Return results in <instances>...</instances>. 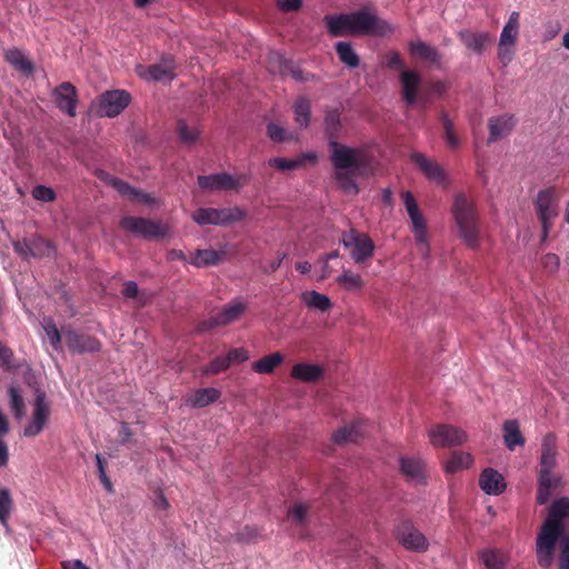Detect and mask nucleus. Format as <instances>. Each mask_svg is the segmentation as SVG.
<instances>
[{
  "label": "nucleus",
  "mask_w": 569,
  "mask_h": 569,
  "mask_svg": "<svg viewBox=\"0 0 569 569\" xmlns=\"http://www.w3.org/2000/svg\"><path fill=\"white\" fill-rule=\"evenodd\" d=\"M330 160L335 169L333 179L340 189L348 194H358L356 179L367 176L371 167V156L361 148H352L330 141Z\"/></svg>",
  "instance_id": "obj_1"
},
{
  "label": "nucleus",
  "mask_w": 569,
  "mask_h": 569,
  "mask_svg": "<svg viewBox=\"0 0 569 569\" xmlns=\"http://www.w3.org/2000/svg\"><path fill=\"white\" fill-rule=\"evenodd\" d=\"M323 21L332 37L346 34L385 37L395 31L387 20L368 9H360L351 13L327 14Z\"/></svg>",
  "instance_id": "obj_2"
},
{
  "label": "nucleus",
  "mask_w": 569,
  "mask_h": 569,
  "mask_svg": "<svg viewBox=\"0 0 569 569\" xmlns=\"http://www.w3.org/2000/svg\"><path fill=\"white\" fill-rule=\"evenodd\" d=\"M569 518V497L556 499L536 539V557L539 567L549 568L553 563L558 540L565 536L563 519Z\"/></svg>",
  "instance_id": "obj_3"
},
{
  "label": "nucleus",
  "mask_w": 569,
  "mask_h": 569,
  "mask_svg": "<svg viewBox=\"0 0 569 569\" xmlns=\"http://www.w3.org/2000/svg\"><path fill=\"white\" fill-rule=\"evenodd\" d=\"M452 216L460 239L470 249L480 246L479 213L475 202L463 192H458L452 202Z\"/></svg>",
  "instance_id": "obj_4"
},
{
  "label": "nucleus",
  "mask_w": 569,
  "mask_h": 569,
  "mask_svg": "<svg viewBox=\"0 0 569 569\" xmlns=\"http://www.w3.org/2000/svg\"><path fill=\"white\" fill-rule=\"evenodd\" d=\"M559 196L555 187H550L539 191L535 207L538 218L542 226V239L548 236L549 229L552 227L555 218L558 216Z\"/></svg>",
  "instance_id": "obj_5"
},
{
  "label": "nucleus",
  "mask_w": 569,
  "mask_h": 569,
  "mask_svg": "<svg viewBox=\"0 0 569 569\" xmlns=\"http://www.w3.org/2000/svg\"><path fill=\"white\" fill-rule=\"evenodd\" d=\"M341 243L349 250L352 260L357 264L365 263L375 252V243L371 238L353 228L342 233Z\"/></svg>",
  "instance_id": "obj_6"
},
{
  "label": "nucleus",
  "mask_w": 569,
  "mask_h": 569,
  "mask_svg": "<svg viewBox=\"0 0 569 569\" xmlns=\"http://www.w3.org/2000/svg\"><path fill=\"white\" fill-rule=\"evenodd\" d=\"M246 217L243 210L234 208H199L192 213V219L200 226H226L242 220Z\"/></svg>",
  "instance_id": "obj_7"
},
{
  "label": "nucleus",
  "mask_w": 569,
  "mask_h": 569,
  "mask_svg": "<svg viewBox=\"0 0 569 569\" xmlns=\"http://www.w3.org/2000/svg\"><path fill=\"white\" fill-rule=\"evenodd\" d=\"M248 309L246 302L234 299L209 319L199 322L197 330L200 332L210 331L216 327H224L237 321Z\"/></svg>",
  "instance_id": "obj_8"
},
{
  "label": "nucleus",
  "mask_w": 569,
  "mask_h": 569,
  "mask_svg": "<svg viewBox=\"0 0 569 569\" xmlns=\"http://www.w3.org/2000/svg\"><path fill=\"white\" fill-rule=\"evenodd\" d=\"M120 227L144 239L164 238L169 231L167 224L140 217H124Z\"/></svg>",
  "instance_id": "obj_9"
},
{
  "label": "nucleus",
  "mask_w": 569,
  "mask_h": 569,
  "mask_svg": "<svg viewBox=\"0 0 569 569\" xmlns=\"http://www.w3.org/2000/svg\"><path fill=\"white\" fill-rule=\"evenodd\" d=\"M131 97L126 90H109L103 92L97 103V113L101 117L119 116L130 103Z\"/></svg>",
  "instance_id": "obj_10"
},
{
  "label": "nucleus",
  "mask_w": 569,
  "mask_h": 569,
  "mask_svg": "<svg viewBox=\"0 0 569 569\" xmlns=\"http://www.w3.org/2000/svg\"><path fill=\"white\" fill-rule=\"evenodd\" d=\"M428 435L430 442L441 448L460 446L467 440V433L462 429L443 423L431 427Z\"/></svg>",
  "instance_id": "obj_11"
},
{
  "label": "nucleus",
  "mask_w": 569,
  "mask_h": 569,
  "mask_svg": "<svg viewBox=\"0 0 569 569\" xmlns=\"http://www.w3.org/2000/svg\"><path fill=\"white\" fill-rule=\"evenodd\" d=\"M248 181L249 178L246 174L234 178L226 172L198 177L199 187L210 190H239Z\"/></svg>",
  "instance_id": "obj_12"
},
{
  "label": "nucleus",
  "mask_w": 569,
  "mask_h": 569,
  "mask_svg": "<svg viewBox=\"0 0 569 569\" xmlns=\"http://www.w3.org/2000/svg\"><path fill=\"white\" fill-rule=\"evenodd\" d=\"M50 417V406L47 402L46 393L38 391L33 402L32 421L24 428L23 436L33 438L42 432Z\"/></svg>",
  "instance_id": "obj_13"
},
{
  "label": "nucleus",
  "mask_w": 569,
  "mask_h": 569,
  "mask_svg": "<svg viewBox=\"0 0 569 569\" xmlns=\"http://www.w3.org/2000/svg\"><path fill=\"white\" fill-rule=\"evenodd\" d=\"M63 339L72 352H97L101 349V342L97 338L77 330L63 331Z\"/></svg>",
  "instance_id": "obj_14"
},
{
  "label": "nucleus",
  "mask_w": 569,
  "mask_h": 569,
  "mask_svg": "<svg viewBox=\"0 0 569 569\" xmlns=\"http://www.w3.org/2000/svg\"><path fill=\"white\" fill-rule=\"evenodd\" d=\"M176 61L172 56L161 57L158 63L151 64L139 71V76L146 80L171 81L174 77Z\"/></svg>",
  "instance_id": "obj_15"
},
{
  "label": "nucleus",
  "mask_w": 569,
  "mask_h": 569,
  "mask_svg": "<svg viewBox=\"0 0 569 569\" xmlns=\"http://www.w3.org/2000/svg\"><path fill=\"white\" fill-rule=\"evenodd\" d=\"M52 96L57 107L70 117L77 113L78 92L76 87L70 82H62L54 88Z\"/></svg>",
  "instance_id": "obj_16"
},
{
  "label": "nucleus",
  "mask_w": 569,
  "mask_h": 569,
  "mask_svg": "<svg viewBox=\"0 0 569 569\" xmlns=\"http://www.w3.org/2000/svg\"><path fill=\"white\" fill-rule=\"evenodd\" d=\"M400 543L408 550L425 552L428 549L426 537L410 523H403L398 530Z\"/></svg>",
  "instance_id": "obj_17"
},
{
  "label": "nucleus",
  "mask_w": 569,
  "mask_h": 569,
  "mask_svg": "<svg viewBox=\"0 0 569 569\" xmlns=\"http://www.w3.org/2000/svg\"><path fill=\"white\" fill-rule=\"evenodd\" d=\"M516 126V120L512 114H501L497 117H491L488 120V129H489V137H488V144L493 143L500 139L506 138L511 133Z\"/></svg>",
  "instance_id": "obj_18"
},
{
  "label": "nucleus",
  "mask_w": 569,
  "mask_h": 569,
  "mask_svg": "<svg viewBox=\"0 0 569 569\" xmlns=\"http://www.w3.org/2000/svg\"><path fill=\"white\" fill-rule=\"evenodd\" d=\"M408 50L412 57L420 58L438 69L442 68V54L438 49L429 43L420 40H412L408 43Z\"/></svg>",
  "instance_id": "obj_19"
},
{
  "label": "nucleus",
  "mask_w": 569,
  "mask_h": 569,
  "mask_svg": "<svg viewBox=\"0 0 569 569\" xmlns=\"http://www.w3.org/2000/svg\"><path fill=\"white\" fill-rule=\"evenodd\" d=\"M411 160L416 163L419 170L426 176L427 179L443 183L447 180V174L441 166L431 159L427 158L420 152H413Z\"/></svg>",
  "instance_id": "obj_20"
},
{
  "label": "nucleus",
  "mask_w": 569,
  "mask_h": 569,
  "mask_svg": "<svg viewBox=\"0 0 569 569\" xmlns=\"http://www.w3.org/2000/svg\"><path fill=\"white\" fill-rule=\"evenodd\" d=\"M401 94L407 104L412 106L418 101V88L421 84V77L413 70L400 72Z\"/></svg>",
  "instance_id": "obj_21"
},
{
  "label": "nucleus",
  "mask_w": 569,
  "mask_h": 569,
  "mask_svg": "<svg viewBox=\"0 0 569 569\" xmlns=\"http://www.w3.org/2000/svg\"><path fill=\"white\" fill-rule=\"evenodd\" d=\"M401 473L411 481L418 483L425 482L426 479V463L422 459L417 457H400L399 459Z\"/></svg>",
  "instance_id": "obj_22"
},
{
  "label": "nucleus",
  "mask_w": 569,
  "mask_h": 569,
  "mask_svg": "<svg viewBox=\"0 0 569 569\" xmlns=\"http://www.w3.org/2000/svg\"><path fill=\"white\" fill-rule=\"evenodd\" d=\"M556 456L557 448L555 437L549 433L542 440L539 473H549L553 471L557 467Z\"/></svg>",
  "instance_id": "obj_23"
},
{
  "label": "nucleus",
  "mask_w": 569,
  "mask_h": 569,
  "mask_svg": "<svg viewBox=\"0 0 569 569\" xmlns=\"http://www.w3.org/2000/svg\"><path fill=\"white\" fill-rule=\"evenodd\" d=\"M479 487L487 495H500L506 489L503 477L495 469H485L479 477Z\"/></svg>",
  "instance_id": "obj_24"
},
{
  "label": "nucleus",
  "mask_w": 569,
  "mask_h": 569,
  "mask_svg": "<svg viewBox=\"0 0 569 569\" xmlns=\"http://www.w3.org/2000/svg\"><path fill=\"white\" fill-rule=\"evenodd\" d=\"M458 38L469 50L478 54H481L486 46L491 42V37L488 32H473L469 29L460 30Z\"/></svg>",
  "instance_id": "obj_25"
},
{
  "label": "nucleus",
  "mask_w": 569,
  "mask_h": 569,
  "mask_svg": "<svg viewBox=\"0 0 569 569\" xmlns=\"http://www.w3.org/2000/svg\"><path fill=\"white\" fill-rule=\"evenodd\" d=\"M290 375L296 380L315 383L322 379L325 369L319 365L300 362L292 367Z\"/></svg>",
  "instance_id": "obj_26"
},
{
  "label": "nucleus",
  "mask_w": 569,
  "mask_h": 569,
  "mask_svg": "<svg viewBox=\"0 0 569 569\" xmlns=\"http://www.w3.org/2000/svg\"><path fill=\"white\" fill-rule=\"evenodd\" d=\"M560 481V477L552 472L538 473L537 502L546 505L550 500L552 490L559 487Z\"/></svg>",
  "instance_id": "obj_27"
},
{
  "label": "nucleus",
  "mask_w": 569,
  "mask_h": 569,
  "mask_svg": "<svg viewBox=\"0 0 569 569\" xmlns=\"http://www.w3.org/2000/svg\"><path fill=\"white\" fill-rule=\"evenodd\" d=\"M363 436V425L361 421H355L350 426H345L338 429L332 440L337 445H345L348 442H357Z\"/></svg>",
  "instance_id": "obj_28"
},
{
  "label": "nucleus",
  "mask_w": 569,
  "mask_h": 569,
  "mask_svg": "<svg viewBox=\"0 0 569 569\" xmlns=\"http://www.w3.org/2000/svg\"><path fill=\"white\" fill-rule=\"evenodd\" d=\"M220 396L221 392L216 388L197 389L192 395L189 396L187 403L193 408H203L216 402Z\"/></svg>",
  "instance_id": "obj_29"
},
{
  "label": "nucleus",
  "mask_w": 569,
  "mask_h": 569,
  "mask_svg": "<svg viewBox=\"0 0 569 569\" xmlns=\"http://www.w3.org/2000/svg\"><path fill=\"white\" fill-rule=\"evenodd\" d=\"M503 441L509 450H515L517 446H523L526 440L520 431L517 420H506L502 426Z\"/></svg>",
  "instance_id": "obj_30"
},
{
  "label": "nucleus",
  "mask_w": 569,
  "mask_h": 569,
  "mask_svg": "<svg viewBox=\"0 0 569 569\" xmlns=\"http://www.w3.org/2000/svg\"><path fill=\"white\" fill-rule=\"evenodd\" d=\"M4 59L14 69L24 74H31L33 71L32 61L29 60L28 57L17 48L7 50L4 53Z\"/></svg>",
  "instance_id": "obj_31"
},
{
  "label": "nucleus",
  "mask_w": 569,
  "mask_h": 569,
  "mask_svg": "<svg viewBox=\"0 0 569 569\" xmlns=\"http://www.w3.org/2000/svg\"><path fill=\"white\" fill-rule=\"evenodd\" d=\"M306 160L316 162L317 156L315 153H307L297 159H286V158L276 157V158L269 159L268 164L277 170L288 171V170H296V169L300 168L305 163Z\"/></svg>",
  "instance_id": "obj_32"
},
{
  "label": "nucleus",
  "mask_w": 569,
  "mask_h": 569,
  "mask_svg": "<svg viewBox=\"0 0 569 569\" xmlns=\"http://www.w3.org/2000/svg\"><path fill=\"white\" fill-rule=\"evenodd\" d=\"M402 199L405 202L406 210L410 217L412 223V230H419L427 228L426 221L418 208L417 201L413 194L410 191H405L402 193Z\"/></svg>",
  "instance_id": "obj_33"
},
{
  "label": "nucleus",
  "mask_w": 569,
  "mask_h": 569,
  "mask_svg": "<svg viewBox=\"0 0 569 569\" xmlns=\"http://www.w3.org/2000/svg\"><path fill=\"white\" fill-rule=\"evenodd\" d=\"M29 256L50 257L54 253L52 243L42 237H32L24 241Z\"/></svg>",
  "instance_id": "obj_34"
},
{
  "label": "nucleus",
  "mask_w": 569,
  "mask_h": 569,
  "mask_svg": "<svg viewBox=\"0 0 569 569\" xmlns=\"http://www.w3.org/2000/svg\"><path fill=\"white\" fill-rule=\"evenodd\" d=\"M301 301L308 308H313L321 312L328 311L332 307V302L328 296L315 290L302 292Z\"/></svg>",
  "instance_id": "obj_35"
},
{
  "label": "nucleus",
  "mask_w": 569,
  "mask_h": 569,
  "mask_svg": "<svg viewBox=\"0 0 569 569\" xmlns=\"http://www.w3.org/2000/svg\"><path fill=\"white\" fill-rule=\"evenodd\" d=\"M284 358L280 352L264 356L252 363V370L257 373L270 375L283 362Z\"/></svg>",
  "instance_id": "obj_36"
},
{
  "label": "nucleus",
  "mask_w": 569,
  "mask_h": 569,
  "mask_svg": "<svg viewBox=\"0 0 569 569\" xmlns=\"http://www.w3.org/2000/svg\"><path fill=\"white\" fill-rule=\"evenodd\" d=\"M519 12L513 11L510 13L500 34V44L515 46L519 31Z\"/></svg>",
  "instance_id": "obj_37"
},
{
  "label": "nucleus",
  "mask_w": 569,
  "mask_h": 569,
  "mask_svg": "<svg viewBox=\"0 0 569 569\" xmlns=\"http://www.w3.org/2000/svg\"><path fill=\"white\" fill-rule=\"evenodd\" d=\"M473 463V458L470 453L463 451H453L445 465L448 473H456L460 470L468 469Z\"/></svg>",
  "instance_id": "obj_38"
},
{
  "label": "nucleus",
  "mask_w": 569,
  "mask_h": 569,
  "mask_svg": "<svg viewBox=\"0 0 569 569\" xmlns=\"http://www.w3.org/2000/svg\"><path fill=\"white\" fill-rule=\"evenodd\" d=\"M336 51L339 60L348 68H357L360 64V58L353 50L350 42L339 41L336 43Z\"/></svg>",
  "instance_id": "obj_39"
},
{
  "label": "nucleus",
  "mask_w": 569,
  "mask_h": 569,
  "mask_svg": "<svg viewBox=\"0 0 569 569\" xmlns=\"http://www.w3.org/2000/svg\"><path fill=\"white\" fill-rule=\"evenodd\" d=\"M481 560L487 569H505L507 556L496 549H487L481 552Z\"/></svg>",
  "instance_id": "obj_40"
},
{
  "label": "nucleus",
  "mask_w": 569,
  "mask_h": 569,
  "mask_svg": "<svg viewBox=\"0 0 569 569\" xmlns=\"http://www.w3.org/2000/svg\"><path fill=\"white\" fill-rule=\"evenodd\" d=\"M221 254L212 249L197 250L190 262L196 267L216 266L220 262Z\"/></svg>",
  "instance_id": "obj_41"
},
{
  "label": "nucleus",
  "mask_w": 569,
  "mask_h": 569,
  "mask_svg": "<svg viewBox=\"0 0 569 569\" xmlns=\"http://www.w3.org/2000/svg\"><path fill=\"white\" fill-rule=\"evenodd\" d=\"M310 102L305 97H299L293 104L295 120L302 128H307L310 122Z\"/></svg>",
  "instance_id": "obj_42"
},
{
  "label": "nucleus",
  "mask_w": 569,
  "mask_h": 569,
  "mask_svg": "<svg viewBox=\"0 0 569 569\" xmlns=\"http://www.w3.org/2000/svg\"><path fill=\"white\" fill-rule=\"evenodd\" d=\"M337 283L347 291L361 290L365 284L361 276L350 270H345L342 274L337 278Z\"/></svg>",
  "instance_id": "obj_43"
},
{
  "label": "nucleus",
  "mask_w": 569,
  "mask_h": 569,
  "mask_svg": "<svg viewBox=\"0 0 569 569\" xmlns=\"http://www.w3.org/2000/svg\"><path fill=\"white\" fill-rule=\"evenodd\" d=\"M440 120H441L442 128H443V138H445L448 147H450L452 149L458 148L460 146V139L456 134L453 122L450 120V118L448 117V114L446 112L441 113Z\"/></svg>",
  "instance_id": "obj_44"
},
{
  "label": "nucleus",
  "mask_w": 569,
  "mask_h": 569,
  "mask_svg": "<svg viewBox=\"0 0 569 569\" xmlns=\"http://www.w3.org/2000/svg\"><path fill=\"white\" fill-rule=\"evenodd\" d=\"M13 508V500L8 488L0 489V523L8 526L9 518Z\"/></svg>",
  "instance_id": "obj_45"
},
{
  "label": "nucleus",
  "mask_w": 569,
  "mask_h": 569,
  "mask_svg": "<svg viewBox=\"0 0 569 569\" xmlns=\"http://www.w3.org/2000/svg\"><path fill=\"white\" fill-rule=\"evenodd\" d=\"M382 67L388 70H399L402 72V70H406V62L398 51L391 50L383 54Z\"/></svg>",
  "instance_id": "obj_46"
},
{
  "label": "nucleus",
  "mask_w": 569,
  "mask_h": 569,
  "mask_svg": "<svg viewBox=\"0 0 569 569\" xmlns=\"http://www.w3.org/2000/svg\"><path fill=\"white\" fill-rule=\"evenodd\" d=\"M308 509V506L305 503H296L288 510V519L296 526L305 527Z\"/></svg>",
  "instance_id": "obj_47"
},
{
  "label": "nucleus",
  "mask_w": 569,
  "mask_h": 569,
  "mask_svg": "<svg viewBox=\"0 0 569 569\" xmlns=\"http://www.w3.org/2000/svg\"><path fill=\"white\" fill-rule=\"evenodd\" d=\"M325 122L329 137L336 138L340 130V112L337 109L327 111Z\"/></svg>",
  "instance_id": "obj_48"
},
{
  "label": "nucleus",
  "mask_w": 569,
  "mask_h": 569,
  "mask_svg": "<svg viewBox=\"0 0 569 569\" xmlns=\"http://www.w3.org/2000/svg\"><path fill=\"white\" fill-rule=\"evenodd\" d=\"M449 84L446 81H433L427 87L426 92L420 96V100L422 103H427L432 96L440 98L447 92Z\"/></svg>",
  "instance_id": "obj_49"
},
{
  "label": "nucleus",
  "mask_w": 569,
  "mask_h": 569,
  "mask_svg": "<svg viewBox=\"0 0 569 569\" xmlns=\"http://www.w3.org/2000/svg\"><path fill=\"white\" fill-rule=\"evenodd\" d=\"M9 396H10V406L14 413V416L20 419L24 415V402L23 399L19 392V389L16 387H11L9 389Z\"/></svg>",
  "instance_id": "obj_50"
},
{
  "label": "nucleus",
  "mask_w": 569,
  "mask_h": 569,
  "mask_svg": "<svg viewBox=\"0 0 569 569\" xmlns=\"http://www.w3.org/2000/svg\"><path fill=\"white\" fill-rule=\"evenodd\" d=\"M179 138L186 143H192L198 139L199 132L196 128H190L184 120L177 123Z\"/></svg>",
  "instance_id": "obj_51"
},
{
  "label": "nucleus",
  "mask_w": 569,
  "mask_h": 569,
  "mask_svg": "<svg viewBox=\"0 0 569 569\" xmlns=\"http://www.w3.org/2000/svg\"><path fill=\"white\" fill-rule=\"evenodd\" d=\"M230 365L227 357H216L207 367L202 369L203 375H218L229 369Z\"/></svg>",
  "instance_id": "obj_52"
},
{
  "label": "nucleus",
  "mask_w": 569,
  "mask_h": 569,
  "mask_svg": "<svg viewBox=\"0 0 569 569\" xmlns=\"http://www.w3.org/2000/svg\"><path fill=\"white\" fill-rule=\"evenodd\" d=\"M559 540L560 552L558 558V568L569 569V535L562 536Z\"/></svg>",
  "instance_id": "obj_53"
},
{
  "label": "nucleus",
  "mask_w": 569,
  "mask_h": 569,
  "mask_svg": "<svg viewBox=\"0 0 569 569\" xmlns=\"http://www.w3.org/2000/svg\"><path fill=\"white\" fill-rule=\"evenodd\" d=\"M32 197L39 201L52 202L56 200V192L50 187L39 184L33 188Z\"/></svg>",
  "instance_id": "obj_54"
},
{
  "label": "nucleus",
  "mask_w": 569,
  "mask_h": 569,
  "mask_svg": "<svg viewBox=\"0 0 569 569\" xmlns=\"http://www.w3.org/2000/svg\"><path fill=\"white\" fill-rule=\"evenodd\" d=\"M280 61V72H290L292 78L297 81H306L308 77L305 72L298 68H293L287 60H284L281 56L277 54Z\"/></svg>",
  "instance_id": "obj_55"
},
{
  "label": "nucleus",
  "mask_w": 569,
  "mask_h": 569,
  "mask_svg": "<svg viewBox=\"0 0 569 569\" xmlns=\"http://www.w3.org/2000/svg\"><path fill=\"white\" fill-rule=\"evenodd\" d=\"M267 134L273 142H283L289 139L284 128L273 122L267 126Z\"/></svg>",
  "instance_id": "obj_56"
},
{
  "label": "nucleus",
  "mask_w": 569,
  "mask_h": 569,
  "mask_svg": "<svg viewBox=\"0 0 569 569\" xmlns=\"http://www.w3.org/2000/svg\"><path fill=\"white\" fill-rule=\"evenodd\" d=\"M14 353L12 349L0 342V367L4 370L13 368Z\"/></svg>",
  "instance_id": "obj_57"
},
{
  "label": "nucleus",
  "mask_w": 569,
  "mask_h": 569,
  "mask_svg": "<svg viewBox=\"0 0 569 569\" xmlns=\"http://www.w3.org/2000/svg\"><path fill=\"white\" fill-rule=\"evenodd\" d=\"M226 357L228 359L229 365L231 366L233 362H244L246 360H248L249 355L244 348H233L229 350Z\"/></svg>",
  "instance_id": "obj_58"
},
{
  "label": "nucleus",
  "mask_w": 569,
  "mask_h": 569,
  "mask_svg": "<svg viewBox=\"0 0 569 569\" xmlns=\"http://www.w3.org/2000/svg\"><path fill=\"white\" fill-rule=\"evenodd\" d=\"M259 535V531L254 527H244L241 531L236 535V540L239 542H251Z\"/></svg>",
  "instance_id": "obj_59"
},
{
  "label": "nucleus",
  "mask_w": 569,
  "mask_h": 569,
  "mask_svg": "<svg viewBox=\"0 0 569 569\" xmlns=\"http://www.w3.org/2000/svg\"><path fill=\"white\" fill-rule=\"evenodd\" d=\"M44 330H46V333H47L52 347L54 349H58L60 347V342H61V335H60L57 326L53 323H48L44 327Z\"/></svg>",
  "instance_id": "obj_60"
},
{
  "label": "nucleus",
  "mask_w": 569,
  "mask_h": 569,
  "mask_svg": "<svg viewBox=\"0 0 569 569\" xmlns=\"http://www.w3.org/2000/svg\"><path fill=\"white\" fill-rule=\"evenodd\" d=\"M112 186L120 194L128 197V198H132L134 189H136V188L131 187L129 183H127L126 181H122L120 179H113Z\"/></svg>",
  "instance_id": "obj_61"
},
{
  "label": "nucleus",
  "mask_w": 569,
  "mask_h": 569,
  "mask_svg": "<svg viewBox=\"0 0 569 569\" xmlns=\"http://www.w3.org/2000/svg\"><path fill=\"white\" fill-rule=\"evenodd\" d=\"M153 506L158 510H163V511H166L170 508V503L161 490H157L154 492Z\"/></svg>",
  "instance_id": "obj_62"
},
{
  "label": "nucleus",
  "mask_w": 569,
  "mask_h": 569,
  "mask_svg": "<svg viewBox=\"0 0 569 569\" xmlns=\"http://www.w3.org/2000/svg\"><path fill=\"white\" fill-rule=\"evenodd\" d=\"M510 47V44L499 43L498 57L505 66H507L512 60L513 52Z\"/></svg>",
  "instance_id": "obj_63"
},
{
  "label": "nucleus",
  "mask_w": 569,
  "mask_h": 569,
  "mask_svg": "<svg viewBox=\"0 0 569 569\" xmlns=\"http://www.w3.org/2000/svg\"><path fill=\"white\" fill-rule=\"evenodd\" d=\"M62 569H90L81 560H66L61 562Z\"/></svg>",
  "instance_id": "obj_64"
}]
</instances>
